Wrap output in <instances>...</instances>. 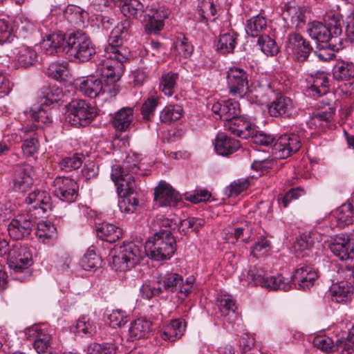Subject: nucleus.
<instances>
[{"label": "nucleus", "instance_id": "f257e3e1", "mask_svg": "<svg viewBox=\"0 0 354 354\" xmlns=\"http://www.w3.org/2000/svg\"><path fill=\"white\" fill-rule=\"evenodd\" d=\"M104 52V59L97 64V73L104 78L106 86L113 85L112 90L108 91L115 95L120 91L116 82L123 73V64L128 60L130 50L125 46L111 43L106 46Z\"/></svg>", "mask_w": 354, "mask_h": 354}, {"label": "nucleus", "instance_id": "f03ea898", "mask_svg": "<svg viewBox=\"0 0 354 354\" xmlns=\"http://www.w3.org/2000/svg\"><path fill=\"white\" fill-rule=\"evenodd\" d=\"M136 164L125 167L114 165L112 167L111 177L117 186V191L121 198L118 201V207L122 212L131 214L139 207V201L136 192V183L133 174L136 173Z\"/></svg>", "mask_w": 354, "mask_h": 354}, {"label": "nucleus", "instance_id": "7ed1b4c3", "mask_svg": "<svg viewBox=\"0 0 354 354\" xmlns=\"http://www.w3.org/2000/svg\"><path fill=\"white\" fill-rule=\"evenodd\" d=\"M145 252L155 261L169 259L176 250V239L167 230H161L145 243Z\"/></svg>", "mask_w": 354, "mask_h": 354}, {"label": "nucleus", "instance_id": "20e7f679", "mask_svg": "<svg viewBox=\"0 0 354 354\" xmlns=\"http://www.w3.org/2000/svg\"><path fill=\"white\" fill-rule=\"evenodd\" d=\"M309 36L322 43H328L333 50H339L342 46V39L339 36L342 34V21L336 17L334 24L330 23L329 26L320 21H314L308 24L306 30Z\"/></svg>", "mask_w": 354, "mask_h": 354}, {"label": "nucleus", "instance_id": "39448f33", "mask_svg": "<svg viewBox=\"0 0 354 354\" xmlns=\"http://www.w3.org/2000/svg\"><path fill=\"white\" fill-rule=\"evenodd\" d=\"M66 53L71 60L86 62L94 57L96 48L86 34L77 31L68 35Z\"/></svg>", "mask_w": 354, "mask_h": 354}, {"label": "nucleus", "instance_id": "423d86ee", "mask_svg": "<svg viewBox=\"0 0 354 354\" xmlns=\"http://www.w3.org/2000/svg\"><path fill=\"white\" fill-rule=\"evenodd\" d=\"M194 282L195 277L192 275L184 281L180 274L173 272L160 273L156 277V283L162 293H176L181 298L186 297L190 294Z\"/></svg>", "mask_w": 354, "mask_h": 354}, {"label": "nucleus", "instance_id": "0eeeda50", "mask_svg": "<svg viewBox=\"0 0 354 354\" xmlns=\"http://www.w3.org/2000/svg\"><path fill=\"white\" fill-rule=\"evenodd\" d=\"M143 245L140 241L124 243L117 249L116 254L113 257V263L116 270L126 271L133 268L142 258Z\"/></svg>", "mask_w": 354, "mask_h": 354}, {"label": "nucleus", "instance_id": "6e6552de", "mask_svg": "<svg viewBox=\"0 0 354 354\" xmlns=\"http://www.w3.org/2000/svg\"><path fill=\"white\" fill-rule=\"evenodd\" d=\"M68 111V122L73 126H87L97 115V109L83 100L70 102Z\"/></svg>", "mask_w": 354, "mask_h": 354}, {"label": "nucleus", "instance_id": "1a4fd4ad", "mask_svg": "<svg viewBox=\"0 0 354 354\" xmlns=\"http://www.w3.org/2000/svg\"><path fill=\"white\" fill-rule=\"evenodd\" d=\"M26 209L24 212L37 218L43 217L51 209V198L48 192L35 189L24 200Z\"/></svg>", "mask_w": 354, "mask_h": 354}, {"label": "nucleus", "instance_id": "9d476101", "mask_svg": "<svg viewBox=\"0 0 354 354\" xmlns=\"http://www.w3.org/2000/svg\"><path fill=\"white\" fill-rule=\"evenodd\" d=\"M227 85L233 96L243 97L248 91V74L241 67L232 66L226 72Z\"/></svg>", "mask_w": 354, "mask_h": 354}, {"label": "nucleus", "instance_id": "9b49d317", "mask_svg": "<svg viewBox=\"0 0 354 354\" xmlns=\"http://www.w3.org/2000/svg\"><path fill=\"white\" fill-rule=\"evenodd\" d=\"M36 218L22 211L15 216L8 225V232L10 238L20 240L30 234L35 226Z\"/></svg>", "mask_w": 354, "mask_h": 354}, {"label": "nucleus", "instance_id": "f8f14e48", "mask_svg": "<svg viewBox=\"0 0 354 354\" xmlns=\"http://www.w3.org/2000/svg\"><path fill=\"white\" fill-rule=\"evenodd\" d=\"M53 186L54 195L64 202L73 203L78 196V185L68 177L57 176Z\"/></svg>", "mask_w": 354, "mask_h": 354}, {"label": "nucleus", "instance_id": "ddd939ff", "mask_svg": "<svg viewBox=\"0 0 354 354\" xmlns=\"http://www.w3.org/2000/svg\"><path fill=\"white\" fill-rule=\"evenodd\" d=\"M301 147V140L295 133L281 136L273 146V151L277 158H286L297 152Z\"/></svg>", "mask_w": 354, "mask_h": 354}, {"label": "nucleus", "instance_id": "4468645a", "mask_svg": "<svg viewBox=\"0 0 354 354\" xmlns=\"http://www.w3.org/2000/svg\"><path fill=\"white\" fill-rule=\"evenodd\" d=\"M8 265L15 272H21L32 264V255L26 247L15 244L8 252Z\"/></svg>", "mask_w": 354, "mask_h": 354}, {"label": "nucleus", "instance_id": "2eb2a0df", "mask_svg": "<svg viewBox=\"0 0 354 354\" xmlns=\"http://www.w3.org/2000/svg\"><path fill=\"white\" fill-rule=\"evenodd\" d=\"M286 48L288 50L291 51L295 59L298 62L307 60L313 50L310 42L297 33L288 35Z\"/></svg>", "mask_w": 354, "mask_h": 354}, {"label": "nucleus", "instance_id": "dca6fc26", "mask_svg": "<svg viewBox=\"0 0 354 354\" xmlns=\"http://www.w3.org/2000/svg\"><path fill=\"white\" fill-rule=\"evenodd\" d=\"M33 167L29 164L17 165L12 176V188L15 191L26 192L33 184Z\"/></svg>", "mask_w": 354, "mask_h": 354}, {"label": "nucleus", "instance_id": "f3484780", "mask_svg": "<svg viewBox=\"0 0 354 354\" xmlns=\"http://www.w3.org/2000/svg\"><path fill=\"white\" fill-rule=\"evenodd\" d=\"M330 250L342 261L354 259V234L336 237L330 245Z\"/></svg>", "mask_w": 354, "mask_h": 354}, {"label": "nucleus", "instance_id": "a211bd4d", "mask_svg": "<svg viewBox=\"0 0 354 354\" xmlns=\"http://www.w3.org/2000/svg\"><path fill=\"white\" fill-rule=\"evenodd\" d=\"M331 225L344 228L354 223V196L331 213Z\"/></svg>", "mask_w": 354, "mask_h": 354}, {"label": "nucleus", "instance_id": "6ab92c4d", "mask_svg": "<svg viewBox=\"0 0 354 354\" xmlns=\"http://www.w3.org/2000/svg\"><path fill=\"white\" fill-rule=\"evenodd\" d=\"M154 200L161 207L176 206L181 196L169 184L161 181L155 189Z\"/></svg>", "mask_w": 354, "mask_h": 354}, {"label": "nucleus", "instance_id": "aec40b11", "mask_svg": "<svg viewBox=\"0 0 354 354\" xmlns=\"http://www.w3.org/2000/svg\"><path fill=\"white\" fill-rule=\"evenodd\" d=\"M167 17V12H164L162 8H157L153 3L147 5L145 8V20L147 17L146 30L150 34L158 33L164 26L163 19Z\"/></svg>", "mask_w": 354, "mask_h": 354}, {"label": "nucleus", "instance_id": "412c9836", "mask_svg": "<svg viewBox=\"0 0 354 354\" xmlns=\"http://www.w3.org/2000/svg\"><path fill=\"white\" fill-rule=\"evenodd\" d=\"M37 127L35 124L24 127L20 129L19 135L23 144L21 149L26 156H32L35 153L39 147L36 130Z\"/></svg>", "mask_w": 354, "mask_h": 354}, {"label": "nucleus", "instance_id": "4be33fe9", "mask_svg": "<svg viewBox=\"0 0 354 354\" xmlns=\"http://www.w3.org/2000/svg\"><path fill=\"white\" fill-rule=\"evenodd\" d=\"M268 112L271 116H285L293 118L297 114L292 100L286 96H279L268 106Z\"/></svg>", "mask_w": 354, "mask_h": 354}, {"label": "nucleus", "instance_id": "5701e85b", "mask_svg": "<svg viewBox=\"0 0 354 354\" xmlns=\"http://www.w3.org/2000/svg\"><path fill=\"white\" fill-rule=\"evenodd\" d=\"M213 113L223 121H231L240 114L239 104L232 100L215 102L212 107Z\"/></svg>", "mask_w": 354, "mask_h": 354}, {"label": "nucleus", "instance_id": "b1692460", "mask_svg": "<svg viewBox=\"0 0 354 354\" xmlns=\"http://www.w3.org/2000/svg\"><path fill=\"white\" fill-rule=\"evenodd\" d=\"M308 92L314 97H320L328 92L329 80L324 72H317L308 78Z\"/></svg>", "mask_w": 354, "mask_h": 354}, {"label": "nucleus", "instance_id": "393cba45", "mask_svg": "<svg viewBox=\"0 0 354 354\" xmlns=\"http://www.w3.org/2000/svg\"><path fill=\"white\" fill-rule=\"evenodd\" d=\"M12 57L22 68L34 65L37 61V53L32 47L21 45L12 50Z\"/></svg>", "mask_w": 354, "mask_h": 354}, {"label": "nucleus", "instance_id": "a878e982", "mask_svg": "<svg viewBox=\"0 0 354 354\" xmlns=\"http://www.w3.org/2000/svg\"><path fill=\"white\" fill-rule=\"evenodd\" d=\"M239 142L224 133L217 134L214 142L216 152L223 156H228L240 148Z\"/></svg>", "mask_w": 354, "mask_h": 354}, {"label": "nucleus", "instance_id": "bb28decb", "mask_svg": "<svg viewBox=\"0 0 354 354\" xmlns=\"http://www.w3.org/2000/svg\"><path fill=\"white\" fill-rule=\"evenodd\" d=\"M306 10L303 8L286 4L282 10L283 19L291 23L297 29H301L306 24Z\"/></svg>", "mask_w": 354, "mask_h": 354}, {"label": "nucleus", "instance_id": "cd10ccee", "mask_svg": "<svg viewBox=\"0 0 354 354\" xmlns=\"http://www.w3.org/2000/svg\"><path fill=\"white\" fill-rule=\"evenodd\" d=\"M318 276L309 266H304L295 271L293 279L297 282L298 289L309 290L315 283Z\"/></svg>", "mask_w": 354, "mask_h": 354}, {"label": "nucleus", "instance_id": "c85d7f7f", "mask_svg": "<svg viewBox=\"0 0 354 354\" xmlns=\"http://www.w3.org/2000/svg\"><path fill=\"white\" fill-rule=\"evenodd\" d=\"M103 89L102 81L95 76H87L80 81L79 90L84 95L91 98L95 97Z\"/></svg>", "mask_w": 354, "mask_h": 354}, {"label": "nucleus", "instance_id": "c756f323", "mask_svg": "<svg viewBox=\"0 0 354 354\" xmlns=\"http://www.w3.org/2000/svg\"><path fill=\"white\" fill-rule=\"evenodd\" d=\"M223 235L227 239H242V241H247L250 236L251 228L246 221L241 223L232 224L223 230Z\"/></svg>", "mask_w": 354, "mask_h": 354}, {"label": "nucleus", "instance_id": "7c9ffc66", "mask_svg": "<svg viewBox=\"0 0 354 354\" xmlns=\"http://www.w3.org/2000/svg\"><path fill=\"white\" fill-rule=\"evenodd\" d=\"M267 274L262 268L257 266H250L242 272L241 279H244L248 283L252 286H261L263 287Z\"/></svg>", "mask_w": 354, "mask_h": 354}, {"label": "nucleus", "instance_id": "2f4dec72", "mask_svg": "<svg viewBox=\"0 0 354 354\" xmlns=\"http://www.w3.org/2000/svg\"><path fill=\"white\" fill-rule=\"evenodd\" d=\"M232 124L230 127L231 132L243 139H248L255 131V127L248 121L236 117L231 120Z\"/></svg>", "mask_w": 354, "mask_h": 354}, {"label": "nucleus", "instance_id": "473e14b6", "mask_svg": "<svg viewBox=\"0 0 354 354\" xmlns=\"http://www.w3.org/2000/svg\"><path fill=\"white\" fill-rule=\"evenodd\" d=\"M133 120V109L124 107L119 110L113 119V127L118 131H125Z\"/></svg>", "mask_w": 354, "mask_h": 354}, {"label": "nucleus", "instance_id": "72a5a7b5", "mask_svg": "<svg viewBox=\"0 0 354 354\" xmlns=\"http://www.w3.org/2000/svg\"><path fill=\"white\" fill-rule=\"evenodd\" d=\"M151 326V322L145 318L133 320L129 328V338L135 340L145 337L150 331Z\"/></svg>", "mask_w": 354, "mask_h": 354}, {"label": "nucleus", "instance_id": "f704fd0d", "mask_svg": "<svg viewBox=\"0 0 354 354\" xmlns=\"http://www.w3.org/2000/svg\"><path fill=\"white\" fill-rule=\"evenodd\" d=\"M263 288L269 290L289 291L292 288L290 280L285 278L281 274L277 276H268L267 274Z\"/></svg>", "mask_w": 354, "mask_h": 354}, {"label": "nucleus", "instance_id": "c9c22d12", "mask_svg": "<svg viewBox=\"0 0 354 354\" xmlns=\"http://www.w3.org/2000/svg\"><path fill=\"white\" fill-rule=\"evenodd\" d=\"M66 39L62 33H53L47 35L41 42V48L46 54H53L55 50L66 44Z\"/></svg>", "mask_w": 354, "mask_h": 354}, {"label": "nucleus", "instance_id": "e433bc0d", "mask_svg": "<svg viewBox=\"0 0 354 354\" xmlns=\"http://www.w3.org/2000/svg\"><path fill=\"white\" fill-rule=\"evenodd\" d=\"M333 75L337 80H348L354 77V64L345 61L336 63L333 68Z\"/></svg>", "mask_w": 354, "mask_h": 354}, {"label": "nucleus", "instance_id": "4c0bfd02", "mask_svg": "<svg viewBox=\"0 0 354 354\" xmlns=\"http://www.w3.org/2000/svg\"><path fill=\"white\" fill-rule=\"evenodd\" d=\"M102 260L101 257L97 254L93 247L88 249L84 257L80 261L81 267L87 271H95L102 266Z\"/></svg>", "mask_w": 354, "mask_h": 354}, {"label": "nucleus", "instance_id": "58836bf2", "mask_svg": "<svg viewBox=\"0 0 354 354\" xmlns=\"http://www.w3.org/2000/svg\"><path fill=\"white\" fill-rule=\"evenodd\" d=\"M120 10L129 18H138L145 12L144 5L138 0H124L121 5Z\"/></svg>", "mask_w": 354, "mask_h": 354}, {"label": "nucleus", "instance_id": "ea45409f", "mask_svg": "<svg viewBox=\"0 0 354 354\" xmlns=\"http://www.w3.org/2000/svg\"><path fill=\"white\" fill-rule=\"evenodd\" d=\"M237 35L234 32H227L220 35L216 50L222 54L231 53L236 45Z\"/></svg>", "mask_w": 354, "mask_h": 354}, {"label": "nucleus", "instance_id": "a19ab883", "mask_svg": "<svg viewBox=\"0 0 354 354\" xmlns=\"http://www.w3.org/2000/svg\"><path fill=\"white\" fill-rule=\"evenodd\" d=\"M99 236L105 241L114 243L122 235V230L111 223H104L98 228Z\"/></svg>", "mask_w": 354, "mask_h": 354}, {"label": "nucleus", "instance_id": "79ce46f5", "mask_svg": "<svg viewBox=\"0 0 354 354\" xmlns=\"http://www.w3.org/2000/svg\"><path fill=\"white\" fill-rule=\"evenodd\" d=\"M339 339H337L335 344L331 337L325 335H318L315 337L313 344L315 348L328 354L339 351L338 344Z\"/></svg>", "mask_w": 354, "mask_h": 354}, {"label": "nucleus", "instance_id": "37998d69", "mask_svg": "<svg viewBox=\"0 0 354 354\" xmlns=\"http://www.w3.org/2000/svg\"><path fill=\"white\" fill-rule=\"evenodd\" d=\"M267 22L265 17L257 15L247 21L245 31L251 37H259L260 33L266 28Z\"/></svg>", "mask_w": 354, "mask_h": 354}, {"label": "nucleus", "instance_id": "c03bdc74", "mask_svg": "<svg viewBox=\"0 0 354 354\" xmlns=\"http://www.w3.org/2000/svg\"><path fill=\"white\" fill-rule=\"evenodd\" d=\"M46 74L47 76L52 77L57 81L65 80L68 75V69L67 68V63L63 62H52L50 63L46 71Z\"/></svg>", "mask_w": 354, "mask_h": 354}, {"label": "nucleus", "instance_id": "a18cd8bd", "mask_svg": "<svg viewBox=\"0 0 354 354\" xmlns=\"http://www.w3.org/2000/svg\"><path fill=\"white\" fill-rule=\"evenodd\" d=\"M183 108L178 104L166 106L160 113V120L164 123H171L181 118Z\"/></svg>", "mask_w": 354, "mask_h": 354}, {"label": "nucleus", "instance_id": "49530a36", "mask_svg": "<svg viewBox=\"0 0 354 354\" xmlns=\"http://www.w3.org/2000/svg\"><path fill=\"white\" fill-rule=\"evenodd\" d=\"M178 79L177 73L169 72L162 75L160 82V88L165 95L171 96Z\"/></svg>", "mask_w": 354, "mask_h": 354}, {"label": "nucleus", "instance_id": "de8ad7c7", "mask_svg": "<svg viewBox=\"0 0 354 354\" xmlns=\"http://www.w3.org/2000/svg\"><path fill=\"white\" fill-rule=\"evenodd\" d=\"M43 97L45 99L44 104H51L62 100L64 93L62 88L57 85H51L44 87L42 90Z\"/></svg>", "mask_w": 354, "mask_h": 354}, {"label": "nucleus", "instance_id": "09e8293b", "mask_svg": "<svg viewBox=\"0 0 354 354\" xmlns=\"http://www.w3.org/2000/svg\"><path fill=\"white\" fill-rule=\"evenodd\" d=\"M76 330L78 333L92 336L96 333V326L90 317L83 315L77 321Z\"/></svg>", "mask_w": 354, "mask_h": 354}, {"label": "nucleus", "instance_id": "8fccbe9b", "mask_svg": "<svg viewBox=\"0 0 354 354\" xmlns=\"http://www.w3.org/2000/svg\"><path fill=\"white\" fill-rule=\"evenodd\" d=\"M258 44L262 52L268 56H273L279 51V48L275 41L268 35H266L259 36L258 39Z\"/></svg>", "mask_w": 354, "mask_h": 354}, {"label": "nucleus", "instance_id": "3c124183", "mask_svg": "<svg viewBox=\"0 0 354 354\" xmlns=\"http://www.w3.org/2000/svg\"><path fill=\"white\" fill-rule=\"evenodd\" d=\"M218 301L219 302V310L223 316L227 317L230 315H234L236 307L232 296L227 295H221Z\"/></svg>", "mask_w": 354, "mask_h": 354}, {"label": "nucleus", "instance_id": "603ef678", "mask_svg": "<svg viewBox=\"0 0 354 354\" xmlns=\"http://www.w3.org/2000/svg\"><path fill=\"white\" fill-rule=\"evenodd\" d=\"M82 159V154L75 153L72 156H66L59 163V167L62 170H64L66 171L76 169L82 165L83 162Z\"/></svg>", "mask_w": 354, "mask_h": 354}, {"label": "nucleus", "instance_id": "864d4df0", "mask_svg": "<svg viewBox=\"0 0 354 354\" xmlns=\"http://www.w3.org/2000/svg\"><path fill=\"white\" fill-rule=\"evenodd\" d=\"M351 288L348 285L335 286L330 290L331 299L337 303H342L348 299Z\"/></svg>", "mask_w": 354, "mask_h": 354}, {"label": "nucleus", "instance_id": "5fc2aeb1", "mask_svg": "<svg viewBox=\"0 0 354 354\" xmlns=\"http://www.w3.org/2000/svg\"><path fill=\"white\" fill-rule=\"evenodd\" d=\"M108 319L113 328L122 327L128 322L129 315L124 310L115 309L109 315Z\"/></svg>", "mask_w": 354, "mask_h": 354}, {"label": "nucleus", "instance_id": "6e6d98bb", "mask_svg": "<svg viewBox=\"0 0 354 354\" xmlns=\"http://www.w3.org/2000/svg\"><path fill=\"white\" fill-rule=\"evenodd\" d=\"M175 50L179 56L188 58L192 54L194 48L188 39L183 36L177 39L175 43Z\"/></svg>", "mask_w": 354, "mask_h": 354}, {"label": "nucleus", "instance_id": "4d7b16f0", "mask_svg": "<svg viewBox=\"0 0 354 354\" xmlns=\"http://www.w3.org/2000/svg\"><path fill=\"white\" fill-rule=\"evenodd\" d=\"M56 227L50 221H41L38 224V230L37 232L39 238L47 239H52L56 236Z\"/></svg>", "mask_w": 354, "mask_h": 354}, {"label": "nucleus", "instance_id": "13d9d810", "mask_svg": "<svg viewBox=\"0 0 354 354\" xmlns=\"http://www.w3.org/2000/svg\"><path fill=\"white\" fill-rule=\"evenodd\" d=\"M51 336L48 333L41 335L39 339H37L34 342V348L38 354H50V341Z\"/></svg>", "mask_w": 354, "mask_h": 354}, {"label": "nucleus", "instance_id": "bf43d9fd", "mask_svg": "<svg viewBox=\"0 0 354 354\" xmlns=\"http://www.w3.org/2000/svg\"><path fill=\"white\" fill-rule=\"evenodd\" d=\"M250 138H251L252 142L257 145L268 147L272 146L274 142V138L271 135L257 131L256 129Z\"/></svg>", "mask_w": 354, "mask_h": 354}, {"label": "nucleus", "instance_id": "052dcab7", "mask_svg": "<svg viewBox=\"0 0 354 354\" xmlns=\"http://www.w3.org/2000/svg\"><path fill=\"white\" fill-rule=\"evenodd\" d=\"M116 347L111 343L95 344L87 354H115Z\"/></svg>", "mask_w": 354, "mask_h": 354}, {"label": "nucleus", "instance_id": "680f3d73", "mask_svg": "<svg viewBox=\"0 0 354 354\" xmlns=\"http://www.w3.org/2000/svg\"><path fill=\"white\" fill-rule=\"evenodd\" d=\"M304 194V191L300 187L291 189L281 199H279V205L283 208H286L291 201L299 198V197Z\"/></svg>", "mask_w": 354, "mask_h": 354}, {"label": "nucleus", "instance_id": "e2e57ef3", "mask_svg": "<svg viewBox=\"0 0 354 354\" xmlns=\"http://www.w3.org/2000/svg\"><path fill=\"white\" fill-rule=\"evenodd\" d=\"M158 100L154 97H150L146 100L141 108V113L145 120H149L153 114L157 106Z\"/></svg>", "mask_w": 354, "mask_h": 354}, {"label": "nucleus", "instance_id": "0e129e2a", "mask_svg": "<svg viewBox=\"0 0 354 354\" xmlns=\"http://www.w3.org/2000/svg\"><path fill=\"white\" fill-rule=\"evenodd\" d=\"M250 185L248 178L238 179L232 182L228 187L229 195L230 196H237L243 191L248 189Z\"/></svg>", "mask_w": 354, "mask_h": 354}, {"label": "nucleus", "instance_id": "69168bd1", "mask_svg": "<svg viewBox=\"0 0 354 354\" xmlns=\"http://www.w3.org/2000/svg\"><path fill=\"white\" fill-rule=\"evenodd\" d=\"M15 37L11 33L8 22L4 19H0V44L11 43Z\"/></svg>", "mask_w": 354, "mask_h": 354}, {"label": "nucleus", "instance_id": "338daca9", "mask_svg": "<svg viewBox=\"0 0 354 354\" xmlns=\"http://www.w3.org/2000/svg\"><path fill=\"white\" fill-rule=\"evenodd\" d=\"M140 293L142 298L149 300L153 297L158 296L162 292L158 285L155 286L150 283H145L141 286L140 289Z\"/></svg>", "mask_w": 354, "mask_h": 354}, {"label": "nucleus", "instance_id": "774afa93", "mask_svg": "<svg viewBox=\"0 0 354 354\" xmlns=\"http://www.w3.org/2000/svg\"><path fill=\"white\" fill-rule=\"evenodd\" d=\"M268 249L269 243L268 240L264 237H261V239L251 247V254L255 258H259V256L266 253Z\"/></svg>", "mask_w": 354, "mask_h": 354}]
</instances>
